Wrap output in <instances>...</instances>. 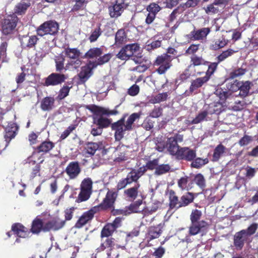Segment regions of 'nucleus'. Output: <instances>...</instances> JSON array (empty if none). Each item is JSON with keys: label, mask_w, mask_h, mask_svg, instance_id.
<instances>
[{"label": "nucleus", "mask_w": 258, "mask_h": 258, "mask_svg": "<svg viewBox=\"0 0 258 258\" xmlns=\"http://www.w3.org/2000/svg\"><path fill=\"white\" fill-rule=\"evenodd\" d=\"M18 130V125L14 122H9L5 128L6 134L5 137L6 141L9 143L17 134Z\"/></svg>", "instance_id": "nucleus-17"}, {"label": "nucleus", "mask_w": 258, "mask_h": 258, "mask_svg": "<svg viewBox=\"0 0 258 258\" xmlns=\"http://www.w3.org/2000/svg\"><path fill=\"white\" fill-rule=\"evenodd\" d=\"M207 226V223L203 220L199 222H191L188 227L189 234L196 235L201 232Z\"/></svg>", "instance_id": "nucleus-16"}, {"label": "nucleus", "mask_w": 258, "mask_h": 258, "mask_svg": "<svg viewBox=\"0 0 258 258\" xmlns=\"http://www.w3.org/2000/svg\"><path fill=\"white\" fill-rule=\"evenodd\" d=\"M102 54V51L100 48H93L89 49L85 54V57L89 58H95Z\"/></svg>", "instance_id": "nucleus-40"}, {"label": "nucleus", "mask_w": 258, "mask_h": 258, "mask_svg": "<svg viewBox=\"0 0 258 258\" xmlns=\"http://www.w3.org/2000/svg\"><path fill=\"white\" fill-rule=\"evenodd\" d=\"M171 58L170 55L164 54L158 56L155 61L156 65L160 66L157 69V72L159 74H164L167 70H168L171 64Z\"/></svg>", "instance_id": "nucleus-4"}, {"label": "nucleus", "mask_w": 258, "mask_h": 258, "mask_svg": "<svg viewBox=\"0 0 258 258\" xmlns=\"http://www.w3.org/2000/svg\"><path fill=\"white\" fill-rule=\"evenodd\" d=\"M111 127L115 131L114 136L116 140H120L123 136L124 132L127 131L124 126V118L113 123Z\"/></svg>", "instance_id": "nucleus-10"}, {"label": "nucleus", "mask_w": 258, "mask_h": 258, "mask_svg": "<svg viewBox=\"0 0 258 258\" xmlns=\"http://www.w3.org/2000/svg\"><path fill=\"white\" fill-rule=\"evenodd\" d=\"M250 84L251 83L249 81L238 82L235 81H233V83L230 85V87H228V89L232 91L239 90V95L242 97H245L249 92Z\"/></svg>", "instance_id": "nucleus-6"}, {"label": "nucleus", "mask_w": 258, "mask_h": 258, "mask_svg": "<svg viewBox=\"0 0 258 258\" xmlns=\"http://www.w3.org/2000/svg\"><path fill=\"white\" fill-rule=\"evenodd\" d=\"M115 230L114 227L110 224H108L104 226L101 231L102 237H108L111 235Z\"/></svg>", "instance_id": "nucleus-49"}, {"label": "nucleus", "mask_w": 258, "mask_h": 258, "mask_svg": "<svg viewBox=\"0 0 258 258\" xmlns=\"http://www.w3.org/2000/svg\"><path fill=\"white\" fill-rule=\"evenodd\" d=\"M163 226L164 224L160 223L157 226L150 227L146 235L147 240L150 241L159 237L162 232Z\"/></svg>", "instance_id": "nucleus-15"}, {"label": "nucleus", "mask_w": 258, "mask_h": 258, "mask_svg": "<svg viewBox=\"0 0 258 258\" xmlns=\"http://www.w3.org/2000/svg\"><path fill=\"white\" fill-rule=\"evenodd\" d=\"M132 60L136 64H138L133 70L136 71L139 73L144 72L150 66L151 62L148 59L144 60L142 57H134Z\"/></svg>", "instance_id": "nucleus-14"}, {"label": "nucleus", "mask_w": 258, "mask_h": 258, "mask_svg": "<svg viewBox=\"0 0 258 258\" xmlns=\"http://www.w3.org/2000/svg\"><path fill=\"white\" fill-rule=\"evenodd\" d=\"M53 143L50 141H45L41 143L38 147L39 152H47L53 148Z\"/></svg>", "instance_id": "nucleus-44"}, {"label": "nucleus", "mask_w": 258, "mask_h": 258, "mask_svg": "<svg viewBox=\"0 0 258 258\" xmlns=\"http://www.w3.org/2000/svg\"><path fill=\"white\" fill-rule=\"evenodd\" d=\"M195 181L201 188H204L205 186V180L201 174H198L195 176Z\"/></svg>", "instance_id": "nucleus-56"}, {"label": "nucleus", "mask_w": 258, "mask_h": 258, "mask_svg": "<svg viewBox=\"0 0 258 258\" xmlns=\"http://www.w3.org/2000/svg\"><path fill=\"white\" fill-rule=\"evenodd\" d=\"M170 205L171 208H178L179 202H178V198L176 196L173 194H171L170 196Z\"/></svg>", "instance_id": "nucleus-64"}, {"label": "nucleus", "mask_w": 258, "mask_h": 258, "mask_svg": "<svg viewBox=\"0 0 258 258\" xmlns=\"http://www.w3.org/2000/svg\"><path fill=\"white\" fill-rule=\"evenodd\" d=\"M94 67V64L90 63L81 68V71L79 75L81 79L84 81L87 80L92 75V70Z\"/></svg>", "instance_id": "nucleus-28"}, {"label": "nucleus", "mask_w": 258, "mask_h": 258, "mask_svg": "<svg viewBox=\"0 0 258 258\" xmlns=\"http://www.w3.org/2000/svg\"><path fill=\"white\" fill-rule=\"evenodd\" d=\"M30 6V3L21 2L18 4L15 8V13L21 15L25 13L26 11Z\"/></svg>", "instance_id": "nucleus-38"}, {"label": "nucleus", "mask_w": 258, "mask_h": 258, "mask_svg": "<svg viewBox=\"0 0 258 258\" xmlns=\"http://www.w3.org/2000/svg\"><path fill=\"white\" fill-rule=\"evenodd\" d=\"M100 147V145L97 143H88L85 147L86 152L92 155L94 154L97 150Z\"/></svg>", "instance_id": "nucleus-43"}, {"label": "nucleus", "mask_w": 258, "mask_h": 258, "mask_svg": "<svg viewBox=\"0 0 258 258\" xmlns=\"http://www.w3.org/2000/svg\"><path fill=\"white\" fill-rule=\"evenodd\" d=\"M65 171L70 179L76 178L81 172V168L77 162H70L66 168Z\"/></svg>", "instance_id": "nucleus-11"}, {"label": "nucleus", "mask_w": 258, "mask_h": 258, "mask_svg": "<svg viewBox=\"0 0 258 258\" xmlns=\"http://www.w3.org/2000/svg\"><path fill=\"white\" fill-rule=\"evenodd\" d=\"M252 141V138L248 135H245L239 141V144L240 146H246Z\"/></svg>", "instance_id": "nucleus-59"}, {"label": "nucleus", "mask_w": 258, "mask_h": 258, "mask_svg": "<svg viewBox=\"0 0 258 258\" xmlns=\"http://www.w3.org/2000/svg\"><path fill=\"white\" fill-rule=\"evenodd\" d=\"M58 29V24L54 21H50L41 25L36 31L39 36H43L47 34L53 35L57 32Z\"/></svg>", "instance_id": "nucleus-1"}, {"label": "nucleus", "mask_w": 258, "mask_h": 258, "mask_svg": "<svg viewBox=\"0 0 258 258\" xmlns=\"http://www.w3.org/2000/svg\"><path fill=\"white\" fill-rule=\"evenodd\" d=\"M65 221L60 219L59 218L56 217L51 220L48 221L44 225L43 231H49L50 230H58L64 225Z\"/></svg>", "instance_id": "nucleus-7"}, {"label": "nucleus", "mask_w": 258, "mask_h": 258, "mask_svg": "<svg viewBox=\"0 0 258 258\" xmlns=\"http://www.w3.org/2000/svg\"><path fill=\"white\" fill-rule=\"evenodd\" d=\"M245 72L246 70L245 69L238 68L230 74V77L233 79L236 77H239L240 76L244 75Z\"/></svg>", "instance_id": "nucleus-61"}, {"label": "nucleus", "mask_w": 258, "mask_h": 258, "mask_svg": "<svg viewBox=\"0 0 258 258\" xmlns=\"http://www.w3.org/2000/svg\"><path fill=\"white\" fill-rule=\"evenodd\" d=\"M209 79V76H204L201 78H198L194 80L191 84L189 88V92L192 93L198 88L202 87L203 85L206 83Z\"/></svg>", "instance_id": "nucleus-29"}, {"label": "nucleus", "mask_w": 258, "mask_h": 258, "mask_svg": "<svg viewBox=\"0 0 258 258\" xmlns=\"http://www.w3.org/2000/svg\"><path fill=\"white\" fill-rule=\"evenodd\" d=\"M12 230L15 234L21 238H26L30 234V232L27 228L19 223L13 225Z\"/></svg>", "instance_id": "nucleus-21"}, {"label": "nucleus", "mask_w": 258, "mask_h": 258, "mask_svg": "<svg viewBox=\"0 0 258 258\" xmlns=\"http://www.w3.org/2000/svg\"><path fill=\"white\" fill-rule=\"evenodd\" d=\"M228 43V40L225 39L224 38L216 40L211 45V49L214 50H218L220 48L224 47Z\"/></svg>", "instance_id": "nucleus-39"}, {"label": "nucleus", "mask_w": 258, "mask_h": 258, "mask_svg": "<svg viewBox=\"0 0 258 258\" xmlns=\"http://www.w3.org/2000/svg\"><path fill=\"white\" fill-rule=\"evenodd\" d=\"M7 43L3 42L0 45V61H4L6 57Z\"/></svg>", "instance_id": "nucleus-57"}, {"label": "nucleus", "mask_w": 258, "mask_h": 258, "mask_svg": "<svg viewBox=\"0 0 258 258\" xmlns=\"http://www.w3.org/2000/svg\"><path fill=\"white\" fill-rule=\"evenodd\" d=\"M94 213L93 210H91L84 213L76 224V227L81 228L86 224L89 221L93 218Z\"/></svg>", "instance_id": "nucleus-26"}, {"label": "nucleus", "mask_w": 258, "mask_h": 258, "mask_svg": "<svg viewBox=\"0 0 258 258\" xmlns=\"http://www.w3.org/2000/svg\"><path fill=\"white\" fill-rule=\"evenodd\" d=\"M54 100L52 97L44 98L41 103V108L43 111H49L53 107Z\"/></svg>", "instance_id": "nucleus-31"}, {"label": "nucleus", "mask_w": 258, "mask_h": 258, "mask_svg": "<svg viewBox=\"0 0 258 258\" xmlns=\"http://www.w3.org/2000/svg\"><path fill=\"white\" fill-rule=\"evenodd\" d=\"M86 108L91 110V112L95 113H99L103 115H116L118 114V111L116 109L110 110L108 108L92 105L85 107Z\"/></svg>", "instance_id": "nucleus-19"}, {"label": "nucleus", "mask_w": 258, "mask_h": 258, "mask_svg": "<svg viewBox=\"0 0 258 258\" xmlns=\"http://www.w3.org/2000/svg\"><path fill=\"white\" fill-rule=\"evenodd\" d=\"M126 40L125 32L122 29L119 30L116 33L115 42L118 44H121Z\"/></svg>", "instance_id": "nucleus-48"}, {"label": "nucleus", "mask_w": 258, "mask_h": 258, "mask_svg": "<svg viewBox=\"0 0 258 258\" xmlns=\"http://www.w3.org/2000/svg\"><path fill=\"white\" fill-rule=\"evenodd\" d=\"M95 122L97 123V125L99 126V127H101L102 130V128L107 127L110 124L109 120L103 117H100L97 120H95Z\"/></svg>", "instance_id": "nucleus-54"}, {"label": "nucleus", "mask_w": 258, "mask_h": 258, "mask_svg": "<svg viewBox=\"0 0 258 258\" xmlns=\"http://www.w3.org/2000/svg\"><path fill=\"white\" fill-rule=\"evenodd\" d=\"M72 86L69 87L68 86H64L59 91L58 98L60 99H62L67 97L68 95L70 90Z\"/></svg>", "instance_id": "nucleus-58"}, {"label": "nucleus", "mask_w": 258, "mask_h": 258, "mask_svg": "<svg viewBox=\"0 0 258 258\" xmlns=\"http://www.w3.org/2000/svg\"><path fill=\"white\" fill-rule=\"evenodd\" d=\"M196 157V150L188 147H181L176 158L186 161H192Z\"/></svg>", "instance_id": "nucleus-8"}, {"label": "nucleus", "mask_w": 258, "mask_h": 258, "mask_svg": "<svg viewBox=\"0 0 258 258\" xmlns=\"http://www.w3.org/2000/svg\"><path fill=\"white\" fill-rule=\"evenodd\" d=\"M111 57V55L109 53L105 54L102 57H100L97 60V64L101 65L108 62Z\"/></svg>", "instance_id": "nucleus-62"}, {"label": "nucleus", "mask_w": 258, "mask_h": 258, "mask_svg": "<svg viewBox=\"0 0 258 258\" xmlns=\"http://www.w3.org/2000/svg\"><path fill=\"white\" fill-rule=\"evenodd\" d=\"M168 97L167 93H159L156 95L153 96L149 100V102L152 104L159 103L161 102L165 101Z\"/></svg>", "instance_id": "nucleus-37"}, {"label": "nucleus", "mask_w": 258, "mask_h": 258, "mask_svg": "<svg viewBox=\"0 0 258 258\" xmlns=\"http://www.w3.org/2000/svg\"><path fill=\"white\" fill-rule=\"evenodd\" d=\"M126 148L123 145L119 146L117 147L116 151L114 152V161L117 163H120L122 161L127 160L128 159L126 154Z\"/></svg>", "instance_id": "nucleus-20"}, {"label": "nucleus", "mask_w": 258, "mask_h": 258, "mask_svg": "<svg viewBox=\"0 0 258 258\" xmlns=\"http://www.w3.org/2000/svg\"><path fill=\"white\" fill-rule=\"evenodd\" d=\"M221 91L222 90H219L216 91V94H219L220 100L213 103L214 105V108L216 113H218L222 111L223 104L227 97V93L225 91H223V92L221 93Z\"/></svg>", "instance_id": "nucleus-25"}, {"label": "nucleus", "mask_w": 258, "mask_h": 258, "mask_svg": "<svg viewBox=\"0 0 258 258\" xmlns=\"http://www.w3.org/2000/svg\"><path fill=\"white\" fill-rule=\"evenodd\" d=\"M92 181L89 178L84 179L81 185V192L79 195L78 201L83 202L87 200L92 192Z\"/></svg>", "instance_id": "nucleus-3"}, {"label": "nucleus", "mask_w": 258, "mask_h": 258, "mask_svg": "<svg viewBox=\"0 0 258 258\" xmlns=\"http://www.w3.org/2000/svg\"><path fill=\"white\" fill-rule=\"evenodd\" d=\"M44 225L40 219H35L33 221L31 227V231L33 233H38L41 230H43Z\"/></svg>", "instance_id": "nucleus-41"}, {"label": "nucleus", "mask_w": 258, "mask_h": 258, "mask_svg": "<svg viewBox=\"0 0 258 258\" xmlns=\"http://www.w3.org/2000/svg\"><path fill=\"white\" fill-rule=\"evenodd\" d=\"M140 114L138 113H134L132 114L127 119L124 120V126L127 131L131 130L132 128V125L136 119H139Z\"/></svg>", "instance_id": "nucleus-36"}, {"label": "nucleus", "mask_w": 258, "mask_h": 258, "mask_svg": "<svg viewBox=\"0 0 258 258\" xmlns=\"http://www.w3.org/2000/svg\"><path fill=\"white\" fill-rule=\"evenodd\" d=\"M248 238L245 231L241 230L240 232H237L235 234L234 238V243L236 247L241 249L243 247L244 242Z\"/></svg>", "instance_id": "nucleus-22"}, {"label": "nucleus", "mask_w": 258, "mask_h": 258, "mask_svg": "<svg viewBox=\"0 0 258 258\" xmlns=\"http://www.w3.org/2000/svg\"><path fill=\"white\" fill-rule=\"evenodd\" d=\"M18 18L15 14L7 16L2 23V32L5 35L11 34L16 28Z\"/></svg>", "instance_id": "nucleus-2"}, {"label": "nucleus", "mask_w": 258, "mask_h": 258, "mask_svg": "<svg viewBox=\"0 0 258 258\" xmlns=\"http://www.w3.org/2000/svg\"><path fill=\"white\" fill-rule=\"evenodd\" d=\"M208 116L209 115L206 113V111L204 109L201 111L194 119H192L190 123L198 124L204 120H207L208 118Z\"/></svg>", "instance_id": "nucleus-42"}, {"label": "nucleus", "mask_w": 258, "mask_h": 258, "mask_svg": "<svg viewBox=\"0 0 258 258\" xmlns=\"http://www.w3.org/2000/svg\"><path fill=\"white\" fill-rule=\"evenodd\" d=\"M228 152V150L222 144L218 145L215 149L213 155V161H217Z\"/></svg>", "instance_id": "nucleus-27"}, {"label": "nucleus", "mask_w": 258, "mask_h": 258, "mask_svg": "<svg viewBox=\"0 0 258 258\" xmlns=\"http://www.w3.org/2000/svg\"><path fill=\"white\" fill-rule=\"evenodd\" d=\"M68 78V76L61 74L52 73L50 75L45 81L46 86H55L62 83Z\"/></svg>", "instance_id": "nucleus-9"}, {"label": "nucleus", "mask_w": 258, "mask_h": 258, "mask_svg": "<svg viewBox=\"0 0 258 258\" xmlns=\"http://www.w3.org/2000/svg\"><path fill=\"white\" fill-rule=\"evenodd\" d=\"M162 113V109L160 107H155L151 112L150 116L153 118H157Z\"/></svg>", "instance_id": "nucleus-63"}, {"label": "nucleus", "mask_w": 258, "mask_h": 258, "mask_svg": "<svg viewBox=\"0 0 258 258\" xmlns=\"http://www.w3.org/2000/svg\"><path fill=\"white\" fill-rule=\"evenodd\" d=\"M123 6L121 4L118 3L109 8L110 15L111 17H117L119 16L122 11Z\"/></svg>", "instance_id": "nucleus-32"}, {"label": "nucleus", "mask_w": 258, "mask_h": 258, "mask_svg": "<svg viewBox=\"0 0 258 258\" xmlns=\"http://www.w3.org/2000/svg\"><path fill=\"white\" fill-rule=\"evenodd\" d=\"M147 166H143L138 169H132L127 175V179L129 180L131 183L135 182L136 184L138 183V180L147 171Z\"/></svg>", "instance_id": "nucleus-12"}, {"label": "nucleus", "mask_w": 258, "mask_h": 258, "mask_svg": "<svg viewBox=\"0 0 258 258\" xmlns=\"http://www.w3.org/2000/svg\"><path fill=\"white\" fill-rule=\"evenodd\" d=\"M170 169V167L168 164H162L156 168L155 173L157 175H161L168 172Z\"/></svg>", "instance_id": "nucleus-52"}, {"label": "nucleus", "mask_w": 258, "mask_h": 258, "mask_svg": "<svg viewBox=\"0 0 258 258\" xmlns=\"http://www.w3.org/2000/svg\"><path fill=\"white\" fill-rule=\"evenodd\" d=\"M191 183L189 182V178L185 176L178 181V186L182 190H188L191 188Z\"/></svg>", "instance_id": "nucleus-34"}, {"label": "nucleus", "mask_w": 258, "mask_h": 258, "mask_svg": "<svg viewBox=\"0 0 258 258\" xmlns=\"http://www.w3.org/2000/svg\"><path fill=\"white\" fill-rule=\"evenodd\" d=\"M117 195V193L115 191H108L101 204V206L104 209L112 207L116 200Z\"/></svg>", "instance_id": "nucleus-23"}, {"label": "nucleus", "mask_w": 258, "mask_h": 258, "mask_svg": "<svg viewBox=\"0 0 258 258\" xmlns=\"http://www.w3.org/2000/svg\"><path fill=\"white\" fill-rule=\"evenodd\" d=\"M208 162L207 158H197L191 162V166L192 167L199 168L207 164Z\"/></svg>", "instance_id": "nucleus-47"}, {"label": "nucleus", "mask_w": 258, "mask_h": 258, "mask_svg": "<svg viewBox=\"0 0 258 258\" xmlns=\"http://www.w3.org/2000/svg\"><path fill=\"white\" fill-rule=\"evenodd\" d=\"M191 61L192 64L196 66H200L203 64H206V63H208V62L205 61L204 59L202 57L198 56L196 55H194L191 57Z\"/></svg>", "instance_id": "nucleus-53"}, {"label": "nucleus", "mask_w": 258, "mask_h": 258, "mask_svg": "<svg viewBox=\"0 0 258 258\" xmlns=\"http://www.w3.org/2000/svg\"><path fill=\"white\" fill-rule=\"evenodd\" d=\"M140 184L137 183L134 186L125 190L124 194L130 200H134L138 197L140 192Z\"/></svg>", "instance_id": "nucleus-24"}, {"label": "nucleus", "mask_w": 258, "mask_h": 258, "mask_svg": "<svg viewBox=\"0 0 258 258\" xmlns=\"http://www.w3.org/2000/svg\"><path fill=\"white\" fill-rule=\"evenodd\" d=\"M139 49L138 44L134 43L128 44L122 47L117 54V57L121 60H127L132 56Z\"/></svg>", "instance_id": "nucleus-5"}, {"label": "nucleus", "mask_w": 258, "mask_h": 258, "mask_svg": "<svg viewBox=\"0 0 258 258\" xmlns=\"http://www.w3.org/2000/svg\"><path fill=\"white\" fill-rule=\"evenodd\" d=\"M160 10V8L155 3L151 4L147 8V11L151 13L156 15Z\"/></svg>", "instance_id": "nucleus-60"}, {"label": "nucleus", "mask_w": 258, "mask_h": 258, "mask_svg": "<svg viewBox=\"0 0 258 258\" xmlns=\"http://www.w3.org/2000/svg\"><path fill=\"white\" fill-rule=\"evenodd\" d=\"M202 213L201 211L195 209L192 211L190 215V222H199Z\"/></svg>", "instance_id": "nucleus-50"}, {"label": "nucleus", "mask_w": 258, "mask_h": 258, "mask_svg": "<svg viewBox=\"0 0 258 258\" xmlns=\"http://www.w3.org/2000/svg\"><path fill=\"white\" fill-rule=\"evenodd\" d=\"M102 31L100 28V26H98L97 27L95 28L91 33V35L89 37V40L90 42H93L96 41L98 38L101 34Z\"/></svg>", "instance_id": "nucleus-51"}, {"label": "nucleus", "mask_w": 258, "mask_h": 258, "mask_svg": "<svg viewBox=\"0 0 258 258\" xmlns=\"http://www.w3.org/2000/svg\"><path fill=\"white\" fill-rule=\"evenodd\" d=\"M210 32V28H203L201 29L192 31L191 35L194 40H201L206 38Z\"/></svg>", "instance_id": "nucleus-30"}, {"label": "nucleus", "mask_w": 258, "mask_h": 258, "mask_svg": "<svg viewBox=\"0 0 258 258\" xmlns=\"http://www.w3.org/2000/svg\"><path fill=\"white\" fill-rule=\"evenodd\" d=\"M56 70L60 72L64 69V58L62 55L56 56L55 57Z\"/></svg>", "instance_id": "nucleus-45"}, {"label": "nucleus", "mask_w": 258, "mask_h": 258, "mask_svg": "<svg viewBox=\"0 0 258 258\" xmlns=\"http://www.w3.org/2000/svg\"><path fill=\"white\" fill-rule=\"evenodd\" d=\"M194 200V196L192 193L187 192L183 195L180 199L178 207L186 206L191 203Z\"/></svg>", "instance_id": "nucleus-35"}, {"label": "nucleus", "mask_w": 258, "mask_h": 258, "mask_svg": "<svg viewBox=\"0 0 258 258\" xmlns=\"http://www.w3.org/2000/svg\"><path fill=\"white\" fill-rule=\"evenodd\" d=\"M38 38L36 35H23L20 37V41L23 48H32L36 44Z\"/></svg>", "instance_id": "nucleus-13"}, {"label": "nucleus", "mask_w": 258, "mask_h": 258, "mask_svg": "<svg viewBox=\"0 0 258 258\" xmlns=\"http://www.w3.org/2000/svg\"><path fill=\"white\" fill-rule=\"evenodd\" d=\"M166 147L171 155L177 157L180 148L177 145V140L175 137H170L168 139Z\"/></svg>", "instance_id": "nucleus-18"}, {"label": "nucleus", "mask_w": 258, "mask_h": 258, "mask_svg": "<svg viewBox=\"0 0 258 258\" xmlns=\"http://www.w3.org/2000/svg\"><path fill=\"white\" fill-rule=\"evenodd\" d=\"M65 55L71 60L80 57L81 52L77 48L68 47L64 50Z\"/></svg>", "instance_id": "nucleus-33"}, {"label": "nucleus", "mask_w": 258, "mask_h": 258, "mask_svg": "<svg viewBox=\"0 0 258 258\" xmlns=\"http://www.w3.org/2000/svg\"><path fill=\"white\" fill-rule=\"evenodd\" d=\"M161 41L159 40L153 41L150 43H149L148 42V44L146 45L145 49L146 50L150 51L154 49L160 47L161 46Z\"/></svg>", "instance_id": "nucleus-55"}, {"label": "nucleus", "mask_w": 258, "mask_h": 258, "mask_svg": "<svg viewBox=\"0 0 258 258\" xmlns=\"http://www.w3.org/2000/svg\"><path fill=\"white\" fill-rule=\"evenodd\" d=\"M237 51H235L232 49H228L225 51H223L219 55L217 56L218 62L224 61L228 57L232 55L235 52Z\"/></svg>", "instance_id": "nucleus-46"}]
</instances>
